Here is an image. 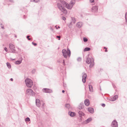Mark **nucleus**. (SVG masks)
Returning <instances> with one entry per match:
<instances>
[{
    "mask_svg": "<svg viewBox=\"0 0 127 127\" xmlns=\"http://www.w3.org/2000/svg\"><path fill=\"white\" fill-rule=\"evenodd\" d=\"M63 55L64 58H66L67 56L69 57H70L71 55V52L70 50L68 48L67 51L65 49H64L62 50Z\"/></svg>",
    "mask_w": 127,
    "mask_h": 127,
    "instance_id": "1",
    "label": "nucleus"
},
{
    "mask_svg": "<svg viewBox=\"0 0 127 127\" xmlns=\"http://www.w3.org/2000/svg\"><path fill=\"white\" fill-rule=\"evenodd\" d=\"M61 3L64 6H65L69 9H71L74 4V3L72 2H71L70 4H68L65 1H62L61 2Z\"/></svg>",
    "mask_w": 127,
    "mask_h": 127,
    "instance_id": "2",
    "label": "nucleus"
},
{
    "mask_svg": "<svg viewBox=\"0 0 127 127\" xmlns=\"http://www.w3.org/2000/svg\"><path fill=\"white\" fill-rule=\"evenodd\" d=\"M25 82L26 86L28 88H31L33 85V82L30 79H26Z\"/></svg>",
    "mask_w": 127,
    "mask_h": 127,
    "instance_id": "3",
    "label": "nucleus"
},
{
    "mask_svg": "<svg viewBox=\"0 0 127 127\" xmlns=\"http://www.w3.org/2000/svg\"><path fill=\"white\" fill-rule=\"evenodd\" d=\"M57 6L59 9L61 10L64 14H67V11L62 6L61 4L58 3Z\"/></svg>",
    "mask_w": 127,
    "mask_h": 127,
    "instance_id": "4",
    "label": "nucleus"
},
{
    "mask_svg": "<svg viewBox=\"0 0 127 127\" xmlns=\"http://www.w3.org/2000/svg\"><path fill=\"white\" fill-rule=\"evenodd\" d=\"M112 127H118V123L116 120H114L112 122L111 124Z\"/></svg>",
    "mask_w": 127,
    "mask_h": 127,
    "instance_id": "5",
    "label": "nucleus"
},
{
    "mask_svg": "<svg viewBox=\"0 0 127 127\" xmlns=\"http://www.w3.org/2000/svg\"><path fill=\"white\" fill-rule=\"evenodd\" d=\"M9 47L12 52H14L15 51L14 46L12 44H10L9 45Z\"/></svg>",
    "mask_w": 127,
    "mask_h": 127,
    "instance_id": "6",
    "label": "nucleus"
},
{
    "mask_svg": "<svg viewBox=\"0 0 127 127\" xmlns=\"http://www.w3.org/2000/svg\"><path fill=\"white\" fill-rule=\"evenodd\" d=\"M98 6H95L93 7L92 8V11L93 12H97V11Z\"/></svg>",
    "mask_w": 127,
    "mask_h": 127,
    "instance_id": "7",
    "label": "nucleus"
},
{
    "mask_svg": "<svg viewBox=\"0 0 127 127\" xmlns=\"http://www.w3.org/2000/svg\"><path fill=\"white\" fill-rule=\"evenodd\" d=\"M33 91L31 89H28L26 91V94L28 95H32L33 94Z\"/></svg>",
    "mask_w": 127,
    "mask_h": 127,
    "instance_id": "8",
    "label": "nucleus"
},
{
    "mask_svg": "<svg viewBox=\"0 0 127 127\" xmlns=\"http://www.w3.org/2000/svg\"><path fill=\"white\" fill-rule=\"evenodd\" d=\"M42 91L44 93H50L52 92V91L51 90L46 88L43 89Z\"/></svg>",
    "mask_w": 127,
    "mask_h": 127,
    "instance_id": "9",
    "label": "nucleus"
},
{
    "mask_svg": "<svg viewBox=\"0 0 127 127\" xmlns=\"http://www.w3.org/2000/svg\"><path fill=\"white\" fill-rule=\"evenodd\" d=\"M87 77V75L86 74L84 73L83 76L82 81L84 83H85L86 82V79Z\"/></svg>",
    "mask_w": 127,
    "mask_h": 127,
    "instance_id": "10",
    "label": "nucleus"
},
{
    "mask_svg": "<svg viewBox=\"0 0 127 127\" xmlns=\"http://www.w3.org/2000/svg\"><path fill=\"white\" fill-rule=\"evenodd\" d=\"M84 103L85 105L86 106H88L90 104L89 100L88 99H85L84 101Z\"/></svg>",
    "mask_w": 127,
    "mask_h": 127,
    "instance_id": "11",
    "label": "nucleus"
},
{
    "mask_svg": "<svg viewBox=\"0 0 127 127\" xmlns=\"http://www.w3.org/2000/svg\"><path fill=\"white\" fill-rule=\"evenodd\" d=\"M83 25V23L82 22H78L76 24V26L79 28H80Z\"/></svg>",
    "mask_w": 127,
    "mask_h": 127,
    "instance_id": "12",
    "label": "nucleus"
},
{
    "mask_svg": "<svg viewBox=\"0 0 127 127\" xmlns=\"http://www.w3.org/2000/svg\"><path fill=\"white\" fill-rule=\"evenodd\" d=\"M88 111L91 113H93L94 112V109L92 108H88Z\"/></svg>",
    "mask_w": 127,
    "mask_h": 127,
    "instance_id": "13",
    "label": "nucleus"
},
{
    "mask_svg": "<svg viewBox=\"0 0 127 127\" xmlns=\"http://www.w3.org/2000/svg\"><path fill=\"white\" fill-rule=\"evenodd\" d=\"M84 107V104L83 103H80L78 106V108L81 109Z\"/></svg>",
    "mask_w": 127,
    "mask_h": 127,
    "instance_id": "14",
    "label": "nucleus"
},
{
    "mask_svg": "<svg viewBox=\"0 0 127 127\" xmlns=\"http://www.w3.org/2000/svg\"><path fill=\"white\" fill-rule=\"evenodd\" d=\"M36 103L38 106H39L40 104V102L39 99H38L36 100Z\"/></svg>",
    "mask_w": 127,
    "mask_h": 127,
    "instance_id": "15",
    "label": "nucleus"
},
{
    "mask_svg": "<svg viewBox=\"0 0 127 127\" xmlns=\"http://www.w3.org/2000/svg\"><path fill=\"white\" fill-rule=\"evenodd\" d=\"M78 114L79 116L81 117L82 116H84L85 115L84 113L81 111H79L78 112Z\"/></svg>",
    "mask_w": 127,
    "mask_h": 127,
    "instance_id": "16",
    "label": "nucleus"
},
{
    "mask_svg": "<svg viewBox=\"0 0 127 127\" xmlns=\"http://www.w3.org/2000/svg\"><path fill=\"white\" fill-rule=\"evenodd\" d=\"M69 114L71 117H73L76 115V114L73 112H69Z\"/></svg>",
    "mask_w": 127,
    "mask_h": 127,
    "instance_id": "17",
    "label": "nucleus"
},
{
    "mask_svg": "<svg viewBox=\"0 0 127 127\" xmlns=\"http://www.w3.org/2000/svg\"><path fill=\"white\" fill-rule=\"evenodd\" d=\"M92 120V119L91 118H89L85 121V123L86 124L88 123L91 121Z\"/></svg>",
    "mask_w": 127,
    "mask_h": 127,
    "instance_id": "18",
    "label": "nucleus"
},
{
    "mask_svg": "<svg viewBox=\"0 0 127 127\" xmlns=\"http://www.w3.org/2000/svg\"><path fill=\"white\" fill-rule=\"evenodd\" d=\"M91 59L89 58H88L87 59L86 62L87 63L89 64L91 62Z\"/></svg>",
    "mask_w": 127,
    "mask_h": 127,
    "instance_id": "19",
    "label": "nucleus"
},
{
    "mask_svg": "<svg viewBox=\"0 0 127 127\" xmlns=\"http://www.w3.org/2000/svg\"><path fill=\"white\" fill-rule=\"evenodd\" d=\"M118 98V96L116 95L114 96L113 98H112V101H115Z\"/></svg>",
    "mask_w": 127,
    "mask_h": 127,
    "instance_id": "20",
    "label": "nucleus"
},
{
    "mask_svg": "<svg viewBox=\"0 0 127 127\" xmlns=\"http://www.w3.org/2000/svg\"><path fill=\"white\" fill-rule=\"evenodd\" d=\"M89 86L90 91L91 92H92L93 90L92 86L89 85Z\"/></svg>",
    "mask_w": 127,
    "mask_h": 127,
    "instance_id": "21",
    "label": "nucleus"
},
{
    "mask_svg": "<svg viewBox=\"0 0 127 127\" xmlns=\"http://www.w3.org/2000/svg\"><path fill=\"white\" fill-rule=\"evenodd\" d=\"M90 50V48L89 47H86L85 48L84 50V51H89Z\"/></svg>",
    "mask_w": 127,
    "mask_h": 127,
    "instance_id": "22",
    "label": "nucleus"
},
{
    "mask_svg": "<svg viewBox=\"0 0 127 127\" xmlns=\"http://www.w3.org/2000/svg\"><path fill=\"white\" fill-rule=\"evenodd\" d=\"M72 21L71 23H72L74 24L76 22V20L74 18H72Z\"/></svg>",
    "mask_w": 127,
    "mask_h": 127,
    "instance_id": "23",
    "label": "nucleus"
},
{
    "mask_svg": "<svg viewBox=\"0 0 127 127\" xmlns=\"http://www.w3.org/2000/svg\"><path fill=\"white\" fill-rule=\"evenodd\" d=\"M7 66L9 68H11V66L10 64L9 63H7Z\"/></svg>",
    "mask_w": 127,
    "mask_h": 127,
    "instance_id": "24",
    "label": "nucleus"
},
{
    "mask_svg": "<svg viewBox=\"0 0 127 127\" xmlns=\"http://www.w3.org/2000/svg\"><path fill=\"white\" fill-rule=\"evenodd\" d=\"M21 61H16L15 62V64H19L21 63Z\"/></svg>",
    "mask_w": 127,
    "mask_h": 127,
    "instance_id": "25",
    "label": "nucleus"
},
{
    "mask_svg": "<svg viewBox=\"0 0 127 127\" xmlns=\"http://www.w3.org/2000/svg\"><path fill=\"white\" fill-rule=\"evenodd\" d=\"M65 107L69 109L70 107V105L68 104H67L65 105Z\"/></svg>",
    "mask_w": 127,
    "mask_h": 127,
    "instance_id": "26",
    "label": "nucleus"
},
{
    "mask_svg": "<svg viewBox=\"0 0 127 127\" xmlns=\"http://www.w3.org/2000/svg\"><path fill=\"white\" fill-rule=\"evenodd\" d=\"M90 63L91 64L90 65V67H92L94 65V63L92 62Z\"/></svg>",
    "mask_w": 127,
    "mask_h": 127,
    "instance_id": "27",
    "label": "nucleus"
},
{
    "mask_svg": "<svg viewBox=\"0 0 127 127\" xmlns=\"http://www.w3.org/2000/svg\"><path fill=\"white\" fill-rule=\"evenodd\" d=\"M125 18L126 21V23L127 24V12L126 13Z\"/></svg>",
    "mask_w": 127,
    "mask_h": 127,
    "instance_id": "28",
    "label": "nucleus"
},
{
    "mask_svg": "<svg viewBox=\"0 0 127 127\" xmlns=\"http://www.w3.org/2000/svg\"><path fill=\"white\" fill-rule=\"evenodd\" d=\"M30 118L28 117L26 118L25 119V121H26L29 122L30 121Z\"/></svg>",
    "mask_w": 127,
    "mask_h": 127,
    "instance_id": "29",
    "label": "nucleus"
},
{
    "mask_svg": "<svg viewBox=\"0 0 127 127\" xmlns=\"http://www.w3.org/2000/svg\"><path fill=\"white\" fill-rule=\"evenodd\" d=\"M83 40L84 42H86L87 41L88 39L84 37L83 38Z\"/></svg>",
    "mask_w": 127,
    "mask_h": 127,
    "instance_id": "30",
    "label": "nucleus"
},
{
    "mask_svg": "<svg viewBox=\"0 0 127 127\" xmlns=\"http://www.w3.org/2000/svg\"><path fill=\"white\" fill-rule=\"evenodd\" d=\"M30 36H27V38L28 39V40H31L32 39V38H30L29 37Z\"/></svg>",
    "mask_w": 127,
    "mask_h": 127,
    "instance_id": "31",
    "label": "nucleus"
},
{
    "mask_svg": "<svg viewBox=\"0 0 127 127\" xmlns=\"http://www.w3.org/2000/svg\"><path fill=\"white\" fill-rule=\"evenodd\" d=\"M81 60V59L80 58H79L77 59V61H80Z\"/></svg>",
    "mask_w": 127,
    "mask_h": 127,
    "instance_id": "32",
    "label": "nucleus"
},
{
    "mask_svg": "<svg viewBox=\"0 0 127 127\" xmlns=\"http://www.w3.org/2000/svg\"><path fill=\"white\" fill-rule=\"evenodd\" d=\"M62 18L64 21L65 20H66V18L63 16L62 17Z\"/></svg>",
    "mask_w": 127,
    "mask_h": 127,
    "instance_id": "33",
    "label": "nucleus"
},
{
    "mask_svg": "<svg viewBox=\"0 0 127 127\" xmlns=\"http://www.w3.org/2000/svg\"><path fill=\"white\" fill-rule=\"evenodd\" d=\"M60 36H56V37L57 38H59V39H58L59 40H60Z\"/></svg>",
    "mask_w": 127,
    "mask_h": 127,
    "instance_id": "34",
    "label": "nucleus"
},
{
    "mask_svg": "<svg viewBox=\"0 0 127 127\" xmlns=\"http://www.w3.org/2000/svg\"><path fill=\"white\" fill-rule=\"evenodd\" d=\"M4 50H5L6 51V52H7V49L6 48V47H5L4 48Z\"/></svg>",
    "mask_w": 127,
    "mask_h": 127,
    "instance_id": "35",
    "label": "nucleus"
},
{
    "mask_svg": "<svg viewBox=\"0 0 127 127\" xmlns=\"http://www.w3.org/2000/svg\"><path fill=\"white\" fill-rule=\"evenodd\" d=\"M90 2H93L94 1V0H90Z\"/></svg>",
    "mask_w": 127,
    "mask_h": 127,
    "instance_id": "36",
    "label": "nucleus"
},
{
    "mask_svg": "<svg viewBox=\"0 0 127 127\" xmlns=\"http://www.w3.org/2000/svg\"><path fill=\"white\" fill-rule=\"evenodd\" d=\"M34 2H38L39 1V0H34Z\"/></svg>",
    "mask_w": 127,
    "mask_h": 127,
    "instance_id": "37",
    "label": "nucleus"
},
{
    "mask_svg": "<svg viewBox=\"0 0 127 127\" xmlns=\"http://www.w3.org/2000/svg\"><path fill=\"white\" fill-rule=\"evenodd\" d=\"M101 105L102 106L104 107L105 106V104H102Z\"/></svg>",
    "mask_w": 127,
    "mask_h": 127,
    "instance_id": "38",
    "label": "nucleus"
},
{
    "mask_svg": "<svg viewBox=\"0 0 127 127\" xmlns=\"http://www.w3.org/2000/svg\"><path fill=\"white\" fill-rule=\"evenodd\" d=\"M32 43L34 46H36L37 45V44L36 43H34L33 42H32Z\"/></svg>",
    "mask_w": 127,
    "mask_h": 127,
    "instance_id": "39",
    "label": "nucleus"
},
{
    "mask_svg": "<svg viewBox=\"0 0 127 127\" xmlns=\"http://www.w3.org/2000/svg\"><path fill=\"white\" fill-rule=\"evenodd\" d=\"M63 63L64 64V65H65V61L64 60H63Z\"/></svg>",
    "mask_w": 127,
    "mask_h": 127,
    "instance_id": "40",
    "label": "nucleus"
},
{
    "mask_svg": "<svg viewBox=\"0 0 127 127\" xmlns=\"http://www.w3.org/2000/svg\"><path fill=\"white\" fill-rule=\"evenodd\" d=\"M107 48H106V50H105V52H107Z\"/></svg>",
    "mask_w": 127,
    "mask_h": 127,
    "instance_id": "41",
    "label": "nucleus"
},
{
    "mask_svg": "<svg viewBox=\"0 0 127 127\" xmlns=\"http://www.w3.org/2000/svg\"><path fill=\"white\" fill-rule=\"evenodd\" d=\"M64 92H65V91H64V90H63V91H62V93H64Z\"/></svg>",
    "mask_w": 127,
    "mask_h": 127,
    "instance_id": "42",
    "label": "nucleus"
},
{
    "mask_svg": "<svg viewBox=\"0 0 127 127\" xmlns=\"http://www.w3.org/2000/svg\"><path fill=\"white\" fill-rule=\"evenodd\" d=\"M10 80L11 81H12L13 80V79L12 78H11Z\"/></svg>",
    "mask_w": 127,
    "mask_h": 127,
    "instance_id": "43",
    "label": "nucleus"
},
{
    "mask_svg": "<svg viewBox=\"0 0 127 127\" xmlns=\"http://www.w3.org/2000/svg\"><path fill=\"white\" fill-rule=\"evenodd\" d=\"M60 2H61L62 1H63V0H60Z\"/></svg>",
    "mask_w": 127,
    "mask_h": 127,
    "instance_id": "44",
    "label": "nucleus"
},
{
    "mask_svg": "<svg viewBox=\"0 0 127 127\" xmlns=\"http://www.w3.org/2000/svg\"><path fill=\"white\" fill-rule=\"evenodd\" d=\"M104 49H106V48H106V47H104Z\"/></svg>",
    "mask_w": 127,
    "mask_h": 127,
    "instance_id": "45",
    "label": "nucleus"
},
{
    "mask_svg": "<svg viewBox=\"0 0 127 127\" xmlns=\"http://www.w3.org/2000/svg\"><path fill=\"white\" fill-rule=\"evenodd\" d=\"M60 28V27L59 26H58V28H59H59Z\"/></svg>",
    "mask_w": 127,
    "mask_h": 127,
    "instance_id": "46",
    "label": "nucleus"
},
{
    "mask_svg": "<svg viewBox=\"0 0 127 127\" xmlns=\"http://www.w3.org/2000/svg\"><path fill=\"white\" fill-rule=\"evenodd\" d=\"M57 26H56V29H58V28H57Z\"/></svg>",
    "mask_w": 127,
    "mask_h": 127,
    "instance_id": "47",
    "label": "nucleus"
}]
</instances>
